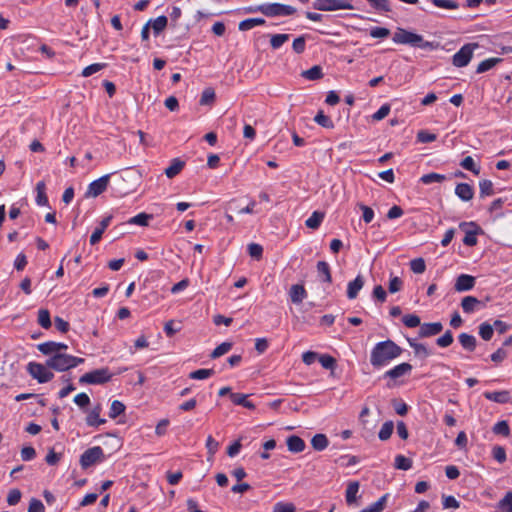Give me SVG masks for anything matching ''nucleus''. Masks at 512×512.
Instances as JSON below:
<instances>
[{"label": "nucleus", "instance_id": "b1692460", "mask_svg": "<svg viewBox=\"0 0 512 512\" xmlns=\"http://www.w3.org/2000/svg\"><path fill=\"white\" fill-rule=\"evenodd\" d=\"M311 445L316 451H323L329 445V440L325 434H316L311 439Z\"/></svg>", "mask_w": 512, "mask_h": 512}, {"label": "nucleus", "instance_id": "6e6552de", "mask_svg": "<svg viewBox=\"0 0 512 512\" xmlns=\"http://www.w3.org/2000/svg\"><path fill=\"white\" fill-rule=\"evenodd\" d=\"M71 355L66 353H56L46 360V366L58 372H64L71 369Z\"/></svg>", "mask_w": 512, "mask_h": 512}, {"label": "nucleus", "instance_id": "9b49d317", "mask_svg": "<svg viewBox=\"0 0 512 512\" xmlns=\"http://www.w3.org/2000/svg\"><path fill=\"white\" fill-rule=\"evenodd\" d=\"M475 277L468 274H461L457 277L454 289L457 292L469 291L475 286Z\"/></svg>", "mask_w": 512, "mask_h": 512}, {"label": "nucleus", "instance_id": "4468645a", "mask_svg": "<svg viewBox=\"0 0 512 512\" xmlns=\"http://www.w3.org/2000/svg\"><path fill=\"white\" fill-rule=\"evenodd\" d=\"M111 220H112V215H108L102 219V221L99 224V227H97L90 236V244L91 245H95L101 240L102 235L105 232V230L107 229V227L109 226Z\"/></svg>", "mask_w": 512, "mask_h": 512}, {"label": "nucleus", "instance_id": "680f3d73", "mask_svg": "<svg viewBox=\"0 0 512 512\" xmlns=\"http://www.w3.org/2000/svg\"><path fill=\"white\" fill-rule=\"evenodd\" d=\"M293 50L297 54H301L305 51L306 47V38L305 36H299L293 41Z\"/></svg>", "mask_w": 512, "mask_h": 512}, {"label": "nucleus", "instance_id": "dca6fc26", "mask_svg": "<svg viewBox=\"0 0 512 512\" xmlns=\"http://www.w3.org/2000/svg\"><path fill=\"white\" fill-rule=\"evenodd\" d=\"M102 407L100 404L96 405L86 417V424L91 427H98L106 422L105 419L100 418Z\"/></svg>", "mask_w": 512, "mask_h": 512}, {"label": "nucleus", "instance_id": "7c9ffc66", "mask_svg": "<svg viewBox=\"0 0 512 512\" xmlns=\"http://www.w3.org/2000/svg\"><path fill=\"white\" fill-rule=\"evenodd\" d=\"M168 24V19L166 16L161 15L157 17L156 19L152 20L150 27H152L154 34L157 36L159 35Z\"/></svg>", "mask_w": 512, "mask_h": 512}, {"label": "nucleus", "instance_id": "2eb2a0df", "mask_svg": "<svg viewBox=\"0 0 512 512\" xmlns=\"http://www.w3.org/2000/svg\"><path fill=\"white\" fill-rule=\"evenodd\" d=\"M289 296L293 304H300L307 297V291L302 284H294L289 290Z\"/></svg>", "mask_w": 512, "mask_h": 512}, {"label": "nucleus", "instance_id": "864d4df0", "mask_svg": "<svg viewBox=\"0 0 512 512\" xmlns=\"http://www.w3.org/2000/svg\"><path fill=\"white\" fill-rule=\"evenodd\" d=\"M436 7L444 9H458L459 4L453 0H430Z\"/></svg>", "mask_w": 512, "mask_h": 512}, {"label": "nucleus", "instance_id": "338daca9", "mask_svg": "<svg viewBox=\"0 0 512 512\" xmlns=\"http://www.w3.org/2000/svg\"><path fill=\"white\" fill-rule=\"evenodd\" d=\"M390 35V30L385 27H374L370 30V36L373 38H385Z\"/></svg>", "mask_w": 512, "mask_h": 512}, {"label": "nucleus", "instance_id": "a211bd4d", "mask_svg": "<svg viewBox=\"0 0 512 512\" xmlns=\"http://www.w3.org/2000/svg\"><path fill=\"white\" fill-rule=\"evenodd\" d=\"M364 286V278L362 275H358L353 281L348 283L347 286V297L349 299H355L359 291Z\"/></svg>", "mask_w": 512, "mask_h": 512}, {"label": "nucleus", "instance_id": "f704fd0d", "mask_svg": "<svg viewBox=\"0 0 512 512\" xmlns=\"http://www.w3.org/2000/svg\"><path fill=\"white\" fill-rule=\"evenodd\" d=\"M37 349L44 355H50V357L58 353L56 348V342L48 341L37 345Z\"/></svg>", "mask_w": 512, "mask_h": 512}, {"label": "nucleus", "instance_id": "c85d7f7f", "mask_svg": "<svg viewBox=\"0 0 512 512\" xmlns=\"http://www.w3.org/2000/svg\"><path fill=\"white\" fill-rule=\"evenodd\" d=\"M325 214L320 211H314L312 215L305 221V225L310 229H317L321 225Z\"/></svg>", "mask_w": 512, "mask_h": 512}, {"label": "nucleus", "instance_id": "0e129e2a", "mask_svg": "<svg viewBox=\"0 0 512 512\" xmlns=\"http://www.w3.org/2000/svg\"><path fill=\"white\" fill-rule=\"evenodd\" d=\"M403 287V281L395 276V277H392L389 281V286H388V290L390 293H396V292H399Z\"/></svg>", "mask_w": 512, "mask_h": 512}, {"label": "nucleus", "instance_id": "052dcab7", "mask_svg": "<svg viewBox=\"0 0 512 512\" xmlns=\"http://www.w3.org/2000/svg\"><path fill=\"white\" fill-rule=\"evenodd\" d=\"M492 455L499 463H504L506 461V451L502 446H494L492 449Z\"/></svg>", "mask_w": 512, "mask_h": 512}, {"label": "nucleus", "instance_id": "69168bd1", "mask_svg": "<svg viewBox=\"0 0 512 512\" xmlns=\"http://www.w3.org/2000/svg\"><path fill=\"white\" fill-rule=\"evenodd\" d=\"M296 508L292 503L278 502L274 505L273 512H295Z\"/></svg>", "mask_w": 512, "mask_h": 512}, {"label": "nucleus", "instance_id": "6ab92c4d", "mask_svg": "<svg viewBox=\"0 0 512 512\" xmlns=\"http://www.w3.org/2000/svg\"><path fill=\"white\" fill-rule=\"evenodd\" d=\"M286 444H287L288 450L292 453H300L306 447L304 440L296 435L289 436L287 438Z\"/></svg>", "mask_w": 512, "mask_h": 512}, {"label": "nucleus", "instance_id": "7ed1b4c3", "mask_svg": "<svg viewBox=\"0 0 512 512\" xmlns=\"http://www.w3.org/2000/svg\"><path fill=\"white\" fill-rule=\"evenodd\" d=\"M258 10L267 17L289 16L296 12L294 7L280 3L262 4Z\"/></svg>", "mask_w": 512, "mask_h": 512}, {"label": "nucleus", "instance_id": "72a5a7b5", "mask_svg": "<svg viewBox=\"0 0 512 512\" xmlns=\"http://www.w3.org/2000/svg\"><path fill=\"white\" fill-rule=\"evenodd\" d=\"M499 512H512V492L509 491L505 496L498 502Z\"/></svg>", "mask_w": 512, "mask_h": 512}, {"label": "nucleus", "instance_id": "a18cd8bd", "mask_svg": "<svg viewBox=\"0 0 512 512\" xmlns=\"http://www.w3.org/2000/svg\"><path fill=\"white\" fill-rule=\"evenodd\" d=\"M153 216L151 214H147V213H139L137 214L136 216L132 217L129 219L128 223L129 224H135V225H140V226H147L148 225V221L152 218Z\"/></svg>", "mask_w": 512, "mask_h": 512}, {"label": "nucleus", "instance_id": "c03bdc74", "mask_svg": "<svg viewBox=\"0 0 512 512\" xmlns=\"http://www.w3.org/2000/svg\"><path fill=\"white\" fill-rule=\"evenodd\" d=\"M460 165L462 168H464L468 171H471L475 175H478L480 173V167L476 166V164L471 156L465 157L461 161Z\"/></svg>", "mask_w": 512, "mask_h": 512}, {"label": "nucleus", "instance_id": "e2e57ef3", "mask_svg": "<svg viewBox=\"0 0 512 512\" xmlns=\"http://www.w3.org/2000/svg\"><path fill=\"white\" fill-rule=\"evenodd\" d=\"M22 493L19 489H11L7 496V503L9 505H16L21 500Z\"/></svg>", "mask_w": 512, "mask_h": 512}, {"label": "nucleus", "instance_id": "603ef678", "mask_svg": "<svg viewBox=\"0 0 512 512\" xmlns=\"http://www.w3.org/2000/svg\"><path fill=\"white\" fill-rule=\"evenodd\" d=\"M215 100V91L212 88H207L202 92L200 98L201 105H209Z\"/></svg>", "mask_w": 512, "mask_h": 512}, {"label": "nucleus", "instance_id": "49530a36", "mask_svg": "<svg viewBox=\"0 0 512 512\" xmlns=\"http://www.w3.org/2000/svg\"><path fill=\"white\" fill-rule=\"evenodd\" d=\"M395 468L400 470H409L412 467V460L403 456V455H397L395 457Z\"/></svg>", "mask_w": 512, "mask_h": 512}, {"label": "nucleus", "instance_id": "c9c22d12", "mask_svg": "<svg viewBox=\"0 0 512 512\" xmlns=\"http://www.w3.org/2000/svg\"><path fill=\"white\" fill-rule=\"evenodd\" d=\"M479 195L481 198L494 194L493 183L490 180L484 179L479 182Z\"/></svg>", "mask_w": 512, "mask_h": 512}, {"label": "nucleus", "instance_id": "bf43d9fd", "mask_svg": "<svg viewBox=\"0 0 512 512\" xmlns=\"http://www.w3.org/2000/svg\"><path fill=\"white\" fill-rule=\"evenodd\" d=\"M436 138H437L436 134L430 133L426 130H420L417 133V140L420 143H431V142L435 141Z\"/></svg>", "mask_w": 512, "mask_h": 512}, {"label": "nucleus", "instance_id": "79ce46f5", "mask_svg": "<svg viewBox=\"0 0 512 512\" xmlns=\"http://www.w3.org/2000/svg\"><path fill=\"white\" fill-rule=\"evenodd\" d=\"M289 38V34H274L270 38V45L273 49H279Z\"/></svg>", "mask_w": 512, "mask_h": 512}, {"label": "nucleus", "instance_id": "9d476101", "mask_svg": "<svg viewBox=\"0 0 512 512\" xmlns=\"http://www.w3.org/2000/svg\"><path fill=\"white\" fill-rule=\"evenodd\" d=\"M109 179H110V175L106 174V175L100 177L99 179L91 182L88 186L86 196L87 197H97L100 194H102L107 189Z\"/></svg>", "mask_w": 512, "mask_h": 512}, {"label": "nucleus", "instance_id": "a878e982", "mask_svg": "<svg viewBox=\"0 0 512 512\" xmlns=\"http://www.w3.org/2000/svg\"><path fill=\"white\" fill-rule=\"evenodd\" d=\"M317 272L322 277V281L332 283V276L329 264L326 261H319L317 263Z\"/></svg>", "mask_w": 512, "mask_h": 512}, {"label": "nucleus", "instance_id": "bb28decb", "mask_svg": "<svg viewBox=\"0 0 512 512\" xmlns=\"http://www.w3.org/2000/svg\"><path fill=\"white\" fill-rule=\"evenodd\" d=\"M500 62H502V59L497 58V57L485 59L478 64V66L476 68V73H478V74L484 73V72L492 69L493 67H495Z\"/></svg>", "mask_w": 512, "mask_h": 512}, {"label": "nucleus", "instance_id": "13d9d810", "mask_svg": "<svg viewBox=\"0 0 512 512\" xmlns=\"http://www.w3.org/2000/svg\"><path fill=\"white\" fill-rule=\"evenodd\" d=\"M319 362L325 369L333 370L336 366V360L334 357L324 354L319 357Z\"/></svg>", "mask_w": 512, "mask_h": 512}, {"label": "nucleus", "instance_id": "423d86ee", "mask_svg": "<svg viewBox=\"0 0 512 512\" xmlns=\"http://www.w3.org/2000/svg\"><path fill=\"white\" fill-rule=\"evenodd\" d=\"M49 369L50 368L46 366V363L40 364L36 362H30L27 365L28 373L39 383H47L53 379L54 374Z\"/></svg>", "mask_w": 512, "mask_h": 512}, {"label": "nucleus", "instance_id": "6e6d98bb", "mask_svg": "<svg viewBox=\"0 0 512 512\" xmlns=\"http://www.w3.org/2000/svg\"><path fill=\"white\" fill-rule=\"evenodd\" d=\"M105 66H106L105 63L91 64L83 69L82 76L89 77V76L99 72L100 70H102Z\"/></svg>", "mask_w": 512, "mask_h": 512}, {"label": "nucleus", "instance_id": "58836bf2", "mask_svg": "<svg viewBox=\"0 0 512 512\" xmlns=\"http://www.w3.org/2000/svg\"><path fill=\"white\" fill-rule=\"evenodd\" d=\"M38 324L44 329L51 327L50 312L47 309H40L38 311Z\"/></svg>", "mask_w": 512, "mask_h": 512}, {"label": "nucleus", "instance_id": "5fc2aeb1", "mask_svg": "<svg viewBox=\"0 0 512 512\" xmlns=\"http://www.w3.org/2000/svg\"><path fill=\"white\" fill-rule=\"evenodd\" d=\"M405 326L414 328L421 325L420 317L415 314H408L402 318Z\"/></svg>", "mask_w": 512, "mask_h": 512}, {"label": "nucleus", "instance_id": "37998d69", "mask_svg": "<svg viewBox=\"0 0 512 512\" xmlns=\"http://www.w3.org/2000/svg\"><path fill=\"white\" fill-rule=\"evenodd\" d=\"M493 325L487 323V322H484L482 324H480L479 326V335L481 336V338L485 341H489L492 336H493Z\"/></svg>", "mask_w": 512, "mask_h": 512}, {"label": "nucleus", "instance_id": "f257e3e1", "mask_svg": "<svg viewBox=\"0 0 512 512\" xmlns=\"http://www.w3.org/2000/svg\"><path fill=\"white\" fill-rule=\"evenodd\" d=\"M402 351V348L390 339L378 342L371 351L370 363L375 368L385 366L399 357Z\"/></svg>", "mask_w": 512, "mask_h": 512}, {"label": "nucleus", "instance_id": "473e14b6", "mask_svg": "<svg viewBox=\"0 0 512 512\" xmlns=\"http://www.w3.org/2000/svg\"><path fill=\"white\" fill-rule=\"evenodd\" d=\"M314 121L324 127V128H328V129H332L334 128V123L333 121L331 120V118L327 115L324 114V112L322 110H319L318 113L316 114V116L314 117Z\"/></svg>", "mask_w": 512, "mask_h": 512}, {"label": "nucleus", "instance_id": "1a4fd4ad", "mask_svg": "<svg viewBox=\"0 0 512 512\" xmlns=\"http://www.w3.org/2000/svg\"><path fill=\"white\" fill-rule=\"evenodd\" d=\"M314 8L321 11L352 9V5L343 0H316Z\"/></svg>", "mask_w": 512, "mask_h": 512}, {"label": "nucleus", "instance_id": "4c0bfd02", "mask_svg": "<svg viewBox=\"0 0 512 512\" xmlns=\"http://www.w3.org/2000/svg\"><path fill=\"white\" fill-rule=\"evenodd\" d=\"M444 180H446V176H445V175L438 174V173H435V172L425 174V175H423V176L420 178V181H421L423 184H426V185L431 184V183H434V182L441 183V182H443Z\"/></svg>", "mask_w": 512, "mask_h": 512}, {"label": "nucleus", "instance_id": "0eeeda50", "mask_svg": "<svg viewBox=\"0 0 512 512\" xmlns=\"http://www.w3.org/2000/svg\"><path fill=\"white\" fill-rule=\"evenodd\" d=\"M104 459L105 455L103 449L100 446H94L84 451L80 456V465L83 469H87Z\"/></svg>", "mask_w": 512, "mask_h": 512}, {"label": "nucleus", "instance_id": "f8f14e48", "mask_svg": "<svg viewBox=\"0 0 512 512\" xmlns=\"http://www.w3.org/2000/svg\"><path fill=\"white\" fill-rule=\"evenodd\" d=\"M412 368L411 364L404 362L386 371L384 377L395 380L409 374L412 371Z\"/></svg>", "mask_w": 512, "mask_h": 512}, {"label": "nucleus", "instance_id": "412c9836", "mask_svg": "<svg viewBox=\"0 0 512 512\" xmlns=\"http://www.w3.org/2000/svg\"><path fill=\"white\" fill-rule=\"evenodd\" d=\"M185 162L180 160L179 158H174L171 161V164L165 169V175L168 178H174L178 175L181 170L184 168Z\"/></svg>", "mask_w": 512, "mask_h": 512}, {"label": "nucleus", "instance_id": "a19ab883", "mask_svg": "<svg viewBox=\"0 0 512 512\" xmlns=\"http://www.w3.org/2000/svg\"><path fill=\"white\" fill-rule=\"evenodd\" d=\"M393 428L394 425L392 421L385 422L378 433L379 439L382 441L388 440L393 433Z\"/></svg>", "mask_w": 512, "mask_h": 512}, {"label": "nucleus", "instance_id": "774afa93", "mask_svg": "<svg viewBox=\"0 0 512 512\" xmlns=\"http://www.w3.org/2000/svg\"><path fill=\"white\" fill-rule=\"evenodd\" d=\"M27 512H45V506L39 499L32 498Z\"/></svg>", "mask_w": 512, "mask_h": 512}, {"label": "nucleus", "instance_id": "aec40b11", "mask_svg": "<svg viewBox=\"0 0 512 512\" xmlns=\"http://www.w3.org/2000/svg\"><path fill=\"white\" fill-rule=\"evenodd\" d=\"M484 397L490 401L505 404L510 401V392L507 390L503 391H495V392H485Z\"/></svg>", "mask_w": 512, "mask_h": 512}, {"label": "nucleus", "instance_id": "f3484780", "mask_svg": "<svg viewBox=\"0 0 512 512\" xmlns=\"http://www.w3.org/2000/svg\"><path fill=\"white\" fill-rule=\"evenodd\" d=\"M455 194L462 201H470L474 196V190L468 183H458L455 188Z\"/></svg>", "mask_w": 512, "mask_h": 512}, {"label": "nucleus", "instance_id": "09e8293b", "mask_svg": "<svg viewBox=\"0 0 512 512\" xmlns=\"http://www.w3.org/2000/svg\"><path fill=\"white\" fill-rule=\"evenodd\" d=\"M212 375H214L213 369H199L191 372L189 374V378L195 380H203L209 378Z\"/></svg>", "mask_w": 512, "mask_h": 512}, {"label": "nucleus", "instance_id": "f03ea898", "mask_svg": "<svg viewBox=\"0 0 512 512\" xmlns=\"http://www.w3.org/2000/svg\"><path fill=\"white\" fill-rule=\"evenodd\" d=\"M393 42L397 44H406L421 49L434 50L439 47V43L425 41L423 36L403 28H398L393 35Z\"/></svg>", "mask_w": 512, "mask_h": 512}, {"label": "nucleus", "instance_id": "ddd939ff", "mask_svg": "<svg viewBox=\"0 0 512 512\" xmlns=\"http://www.w3.org/2000/svg\"><path fill=\"white\" fill-rule=\"evenodd\" d=\"M443 330L441 322L423 323L420 325L419 337L426 338L439 334Z\"/></svg>", "mask_w": 512, "mask_h": 512}, {"label": "nucleus", "instance_id": "8fccbe9b", "mask_svg": "<svg viewBox=\"0 0 512 512\" xmlns=\"http://www.w3.org/2000/svg\"><path fill=\"white\" fill-rule=\"evenodd\" d=\"M410 269L416 274H422L426 270V264L423 258H416L410 261Z\"/></svg>", "mask_w": 512, "mask_h": 512}, {"label": "nucleus", "instance_id": "2f4dec72", "mask_svg": "<svg viewBox=\"0 0 512 512\" xmlns=\"http://www.w3.org/2000/svg\"><path fill=\"white\" fill-rule=\"evenodd\" d=\"M301 75L308 80H319L323 77V72L319 65H315L310 69L303 71Z\"/></svg>", "mask_w": 512, "mask_h": 512}, {"label": "nucleus", "instance_id": "ea45409f", "mask_svg": "<svg viewBox=\"0 0 512 512\" xmlns=\"http://www.w3.org/2000/svg\"><path fill=\"white\" fill-rule=\"evenodd\" d=\"M124 411H125V405L119 400H114L110 406L109 417L111 419H115L120 414L124 413Z\"/></svg>", "mask_w": 512, "mask_h": 512}, {"label": "nucleus", "instance_id": "c756f323", "mask_svg": "<svg viewBox=\"0 0 512 512\" xmlns=\"http://www.w3.org/2000/svg\"><path fill=\"white\" fill-rule=\"evenodd\" d=\"M265 22L266 21L263 18H248L241 21L238 28L240 31H247L254 28L255 26L264 25Z\"/></svg>", "mask_w": 512, "mask_h": 512}, {"label": "nucleus", "instance_id": "5701e85b", "mask_svg": "<svg viewBox=\"0 0 512 512\" xmlns=\"http://www.w3.org/2000/svg\"><path fill=\"white\" fill-rule=\"evenodd\" d=\"M248 395L242 393H231L230 399L235 405H241L247 409L254 410L255 405L247 400Z\"/></svg>", "mask_w": 512, "mask_h": 512}, {"label": "nucleus", "instance_id": "20e7f679", "mask_svg": "<svg viewBox=\"0 0 512 512\" xmlns=\"http://www.w3.org/2000/svg\"><path fill=\"white\" fill-rule=\"evenodd\" d=\"M112 374L108 368L96 369L91 372L85 373L79 378L81 384H104L110 381Z\"/></svg>", "mask_w": 512, "mask_h": 512}, {"label": "nucleus", "instance_id": "4d7b16f0", "mask_svg": "<svg viewBox=\"0 0 512 512\" xmlns=\"http://www.w3.org/2000/svg\"><path fill=\"white\" fill-rule=\"evenodd\" d=\"M436 343L440 347H448L453 343V334L450 330H447L441 337L436 340Z\"/></svg>", "mask_w": 512, "mask_h": 512}, {"label": "nucleus", "instance_id": "393cba45", "mask_svg": "<svg viewBox=\"0 0 512 512\" xmlns=\"http://www.w3.org/2000/svg\"><path fill=\"white\" fill-rule=\"evenodd\" d=\"M359 487L358 481H352L348 484L345 495L347 504L351 505L356 502Z\"/></svg>", "mask_w": 512, "mask_h": 512}, {"label": "nucleus", "instance_id": "39448f33", "mask_svg": "<svg viewBox=\"0 0 512 512\" xmlns=\"http://www.w3.org/2000/svg\"><path fill=\"white\" fill-rule=\"evenodd\" d=\"M478 46V43L463 45L460 50L454 54L452 64L459 68L467 66L473 57L474 50L478 48Z\"/></svg>", "mask_w": 512, "mask_h": 512}, {"label": "nucleus", "instance_id": "3c124183", "mask_svg": "<svg viewBox=\"0 0 512 512\" xmlns=\"http://www.w3.org/2000/svg\"><path fill=\"white\" fill-rule=\"evenodd\" d=\"M409 345L414 349L416 355H421L423 357H428L430 355L427 347L422 343H416L411 339H408Z\"/></svg>", "mask_w": 512, "mask_h": 512}, {"label": "nucleus", "instance_id": "4be33fe9", "mask_svg": "<svg viewBox=\"0 0 512 512\" xmlns=\"http://www.w3.org/2000/svg\"><path fill=\"white\" fill-rule=\"evenodd\" d=\"M458 340L461 346L467 351H474L476 348L477 340L473 335L467 333H461L458 336Z\"/></svg>", "mask_w": 512, "mask_h": 512}, {"label": "nucleus", "instance_id": "e433bc0d", "mask_svg": "<svg viewBox=\"0 0 512 512\" xmlns=\"http://www.w3.org/2000/svg\"><path fill=\"white\" fill-rule=\"evenodd\" d=\"M492 431L497 435H502L504 437H508L510 435V427L506 420H501L497 422L493 428Z\"/></svg>", "mask_w": 512, "mask_h": 512}, {"label": "nucleus", "instance_id": "cd10ccee", "mask_svg": "<svg viewBox=\"0 0 512 512\" xmlns=\"http://www.w3.org/2000/svg\"><path fill=\"white\" fill-rule=\"evenodd\" d=\"M479 304L480 301L474 296H466L461 301V307L465 313L474 312Z\"/></svg>", "mask_w": 512, "mask_h": 512}, {"label": "nucleus", "instance_id": "de8ad7c7", "mask_svg": "<svg viewBox=\"0 0 512 512\" xmlns=\"http://www.w3.org/2000/svg\"><path fill=\"white\" fill-rule=\"evenodd\" d=\"M232 348V343L230 342H223L220 345H218L211 353V358L215 359L218 358L227 352H229Z\"/></svg>", "mask_w": 512, "mask_h": 512}]
</instances>
